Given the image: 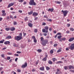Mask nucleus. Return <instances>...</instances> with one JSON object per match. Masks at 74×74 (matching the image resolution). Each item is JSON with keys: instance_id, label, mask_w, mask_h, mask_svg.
Segmentation results:
<instances>
[{"instance_id": "obj_1", "label": "nucleus", "mask_w": 74, "mask_h": 74, "mask_svg": "<svg viewBox=\"0 0 74 74\" xmlns=\"http://www.w3.org/2000/svg\"><path fill=\"white\" fill-rule=\"evenodd\" d=\"M41 44L43 46H45L46 44L48 42V41L47 39L44 40V38L43 37H41Z\"/></svg>"}, {"instance_id": "obj_2", "label": "nucleus", "mask_w": 74, "mask_h": 74, "mask_svg": "<svg viewBox=\"0 0 74 74\" xmlns=\"http://www.w3.org/2000/svg\"><path fill=\"white\" fill-rule=\"evenodd\" d=\"M19 35L20 36H17L15 37V39L16 40L19 41V40H21L22 39V33H20Z\"/></svg>"}, {"instance_id": "obj_3", "label": "nucleus", "mask_w": 74, "mask_h": 74, "mask_svg": "<svg viewBox=\"0 0 74 74\" xmlns=\"http://www.w3.org/2000/svg\"><path fill=\"white\" fill-rule=\"evenodd\" d=\"M45 29H43L42 30V32H43V33H48V30L49 27H48L46 26L45 27Z\"/></svg>"}, {"instance_id": "obj_4", "label": "nucleus", "mask_w": 74, "mask_h": 74, "mask_svg": "<svg viewBox=\"0 0 74 74\" xmlns=\"http://www.w3.org/2000/svg\"><path fill=\"white\" fill-rule=\"evenodd\" d=\"M29 4L30 5H36V3L35 2H34V0H31L29 2Z\"/></svg>"}, {"instance_id": "obj_5", "label": "nucleus", "mask_w": 74, "mask_h": 74, "mask_svg": "<svg viewBox=\"0 0 74 74\" xmlns=\"http://www.w3.org/2000/svg\"><path fill=\"white\" fill-rule=\"evenodd\" d=\"M62 12H63L64 14V16H66V15H67V13L69 12V11H67V10H65L63 11V10H62Z\"/></svg>"}, {"instance_id": "obj_6", "label": "nucleus", "mask_w": 74, "mask_h": 74, "mask_svg": "<svg viewBox=\"0 0 74 74\" xmlns=\"http://www.w3.org/2000/svg\"><path fill=\"white\" fill-rule=\"evenodd\" d=\"M70 49L71 50H73V49H74V43L71 44V46L70 47Z\"/></svg>"}, {"instance_id": "obj_7", "label": "nucleus", "mask_w": 74, "mask_h": 74, "mask_svg": "<svg viewBox=\"0 0 74 74\" xmlns=\"http://www.w3.org/2000/svg\"><path fill=\"white\" fill-rule=\"evenodd\" d=\"M27 62H26L25 63V64L24 65H23L22 66V68H25V67H27Z\"/></svg>"}, {"instance_id": "obj_8", "label": "nucleus", "mask_w": 74, "mask_h": 74, "mask_svg": "<svg viewBox=\"0 0 74 74\" xmlns=\"http://www.w3.org/2000/svg\"><path fill=\"white\" fill-rule=\"evenodd\" d=\"M14 3H11L10 4H9L8 7V8H10V7H11V6L14 5Z\"/></svg>"}, {"instance_id": "obj_9", "label": "nucleus", "mask_w": 74, "mask_h": 74, "mask_svg": "<svg viewBox=\"0 0 74 74\" xmlns=\"http://www.w3.org/2000/svg\"><path fill=\"white\" fill-rule=\"evenodd\" d=\"M47 57H48V56L46 55L45 57L42 59V60L43 61H46L47 60Z\"/></svg>"}, {"instance_id": "obj_10", "label": "nucleus", "mask_w": 74, "mask_h": 74, "mask_svg": "<svg viewBox=\"0 0 74 74\" xmlns=\"http://www.w3.org/2000/svg\"><path fill=\"white\" fill-rule=\"evenodd\" d=\"M10 42L9 41H6L4 42V44L5 45H8L9 44H10Z\"/></svg>"}, {"instance_id": "obj_11", "label": "nucleus", "mask_w": 74, "mask_h": 74, "mask_svg": "<svg viewBox=\"0 0 74 74\" xmlns=\"http://www.w3.org/2000/svg\"><path fill=\"white\" fill-rule=\"evenodd\" d=\"M33 16H37V15H38V13L36 12H34L33 14Z\"/></svg>"}, {"instance_id": "obj_12", "label": "nucleus", "mask_w": 74, "mask_h": 74, "mask_svg": "<svg viewBox=\"0 0 74 74\" xmlns=\"http://www.w3.org/2000/svg\"><path fill=\"white\" fill-rule=\"evenodd\" d=\"M54 9L53 8H49L48 9V11H51V12H53V11Z\"/></svg>"}, {"instance_id": "obj_13", "label": "nucleus", "mask_w": 74, "mask_h": 74, "mask_svg": "<svg viewBox=\"0 0 74 74\" xmlns=\"http://www.w3.org/2000/svg\"><path fill=\"white\" fill-rule=\"evenodd\" d=\"M69 69H74V66L71 65H70L69 66Z\"/></svg>"}, {"instance_id": "obj_14", "label": "nucleus", "mask_w": 74, "mask_h": 74, "mask_svg": "<svg viewBox=\"0 0 74 74\" xmlns=\"http://www.w3.org/2000/svg\"><path fill=\"white\" fill-rule=\"evenodd\" d=\"M74 40V38H71L69 40V42H71V41H73V40Z\"/></svg>"}, {"instance_id": "obj_15", "label": "nucleus", "mask_w": 74, "mask_h": 74, "mask_svg": "<svg viewBox=\"0 0 74 74\" xmlns=\"http://www.w3.org/2000/svg\"><path fill=\"white\" fill-rule=\"evenodd\" d=\"M28 25L30 27H32L33 26V24L30 23H29L28 24Z\"/></svg>"}, {"instance_id": "obj_16", "label": "nucleus", "mask_w": 74, "mask_h": 74, "mask_svg": "<svg viewBox=\"0 0 74 74\" xmlns=\"http://www.w3.org/2000/svg\"><path fill=\"white\" fill-rule=\"evenodd\" d=\"M40 70H42V71H43V70H44V67H40Z\"/></svg>"}, {"instance_id": "obj_17", "label": "nucleus", "mask_w": 74, "mask_h": 74, "mask_svg": "<svg viewBox=\"0 0 74 74\" xmlns=\"http://www.w3.org/2000/svg\"><path fill=\"white\" fill-rule=\"evenodd\" d=\"M56 74H62V72L61 71H57L56 72Z\"/></svg>"}, {"instance_id": "obj_18", "label": "nucleus", "mask_w": 74, "mask_h": 74, "mask_svg": "<svg viewBox=\"0 0 74 74\" xmlns=\"http://www.w3.org/2000/svg\"><path fill=\"white\" fill-rule=\"evenodd\" d=\"M13 46L14 47H18V46L16 45L15 43H13Z\"/></svg>"}, {"instance_id": "obj_19", "label": "nucleus", "mask_w": 74, "mask_h": 74, "mask_svg": "<svg viewBox=\"0 0 74 74\" xmlns=\"http://www.w3.org/2000/svg\"><path fill=\"white\" fill-rule=\"evenodd\" d=\"M8 39H10V38H11V36H8L6 38V39H8Z\"/></svg>"}, {"instance_id": "obj_20", "label": "nucleus", "mask_w": 74, "mask_h": 74, "mask_svg": "<svg viewBox=\"0 0 74 74\" xmlns=\"http://www.w3.org/2000/svg\"><path fill=\"white\" fill-rule=\"evenodd\" d=\"M15 28L11 27L10 28V30H11V31H14L15 30Z\"/></svg>"}, {"instance_id": "obj_21", "label": "nucleus", "mask_w": 74, "mask_h": 74, "mask_svg": "<svg viewBox=\"0 0 74 74\" xmlns=\"http://www.w3.org/2000/svg\"><path fill=\"white\" fill-rule=\"evenodd\" d=\"M10 29V28L9 27L6 28H5V30H6L7 31H9V30Z\"/></svg>"}, {"instance_id": "obj_22", "label": "nucleus", "mask_w": 74, "mask_h": 74, "mask_svg": "<svg viewBox=\"0 0 74 74\" xmlns=\"http://www.w3.org/2000/svg\"><path fill=\"white\" fill-rule=\"evenodd\" d=\"M28 14L29 15H31V14H33V11H31L29 12H28Z\"/></svg>"}, {"instance_id": "obj_23", "label": "nucleus", "mask_w": 74, "mask_h": 74, "mask_svg": "<svg viewBox=\"0 0 74 74\" xmlns=\"http://www.w3.org/2000/svg\"><path fill=\"white\" fill-rule=\"evenodd\" d=\"M56 63H57V64H58L59 63H63V62L62 61H59L56 62Z\"/></svg>"}, {"instance_id": "obj_24", "label": "nucleus", "mask_w": 74, "mask_h": 74, "mask_svg": "<svg viewBox=\"0 0 74 74\" xmlns=\"http://www.w3.org/2000/svg\"><path fill=\"white\" fill-rule=\"evenodd\" d=\"M56 3L57 4H59L61 3V2L59 1H56Z\"/></svg>"}, {"instance_id": "obj_25", "label": "nucleus", "mask_w": 74, "mask_h": 74, "mask_svg": "<svg viewBox=\"0 0 74 74\" xmlns=\"http://www.w3.org/2000/svg\"><path fill=\"white\" fill-rule=\"evenodd\" d=\"M49 63L50 64H52V62L51 60H49Z\"/></svg>"}, {"instance_id": "obj_26", "label": "nucleus", "mask_w": 74, "mask_h": 74, "mask_svg": "<svg viewBox=\"0 0 74 74\" xmlns=\"http://www.w3.org/2000/svg\"><path fill=\"white\" fill-rule=\"evenodd\" d=\"M24 20L25 21H27L28 20V19H27V17H25L24 19Z\"/></svg>"}, {"instance_id": "obj_27", "label": "nucleus", "mask_w": 74, "mask_h": 74, "mask_svg": "<svg viewBox=\"0 0 74 74\" xmlns=\"http://www.w3.org/2000/svg\"><path fill=\"white\" fill-rule=\"evenodd\" d=\"M7 54L8 55H12V53L8 52L7 53Z\"/></svg>"}, {"instance_id": "obj_28", "label": "nucleus", "mask_w": 74, "mask_h": 74, "mask_svg": "<svg viewBox=\"0 0 74 74\" xmlns=\"http://www.w3.org/2000/svg\"><path fill=\"white\" fill-rule=\"evenodd\" d=\"M62 51V50H60V49H58V51H57V52L58 53H59V52H61Z\"/></svg>"}, {"instance_id": "obj_29", "label": "nucleus", "mask_w": 74, "mask_h": 74, "mask_svg": "<svg viewBox=\"0 0 74 74\" xmlns=\"http://www.w3.org/2000/svg\"><path fill=\"white\" fill-rule=\"evenodd\" d=\"M64 68L65 70H67L68 69L67 67L66 66H64Z\"/></svg>"}, {"instance_id": "obj_30", "label": "nucleus", "mask_w": 74, "mask_h": 74, "mask_svg": "<svg viewBox=\"0 0 74 74\" xmlns=\"http://www.w3.org/2000/svg\"><path fill=\"white\" fill-rule=\"evenodd\" d=\"M34 32L35 33H37V29H34Z\"/></svg>"}, {"instance_id": "obj_31", "label": "nucleus", "mask_w": 74, "mask_h": 74, "mask_svg": "<svg viewBox=\"0 0 74 74\" xmlns=\"http://www.w3.org/2000/svg\"><path fill=\"white\" fill-rule=\"evenodd\" d=\"M50 53H53V50H51L50 51Z\"/></svg>"}, {"instance_id": "obj_32", "label": "nucleus", "mask_w": 74, "mask_h": 74, "mask_svg": "<svg viewBox=\"0 0 74 74\" xmlns=\"http://www.w3.org/2000/svg\"><path fill=\"white\" fill-rule=\"evenodd\" d=\"M62 37V36H58V39H59V38H60Z\"/></svg>"}, {"instance_id": "obj_33", "label": "nucleus", "mask_w": 74, "mask_h": 74, "mask_svg": "<svg viewBox=\"0 0 74 74\" xmlns=\"http://www.w3.org/2000/svg\"><path fill=\"white\" fill-rule=\"evenodd\" d=\"M37 51L38 52H41L42 51V50H41V49H38L37 50Z\"/></svg>"}, {"instance_id": "obj_34", "label": "nucleus", "mask_w": 74, "mask_h": 74, "mask_svg": "<svg viewBox=\"0 0 74 74\" xmlns=\"http://www.w3.org/2000/svg\"><path fill=\"white\" fill-rule=\"evenodd\" d=\"M11 58L10 57H8L7 58V60H10V59Z\"/></svg>"}, {"instance_id": "obj_35", "label": "nucleus", "mask_w": 74, "mask_h": 74, "mask_svg": "<svg viewBox=\"0 0 74 74\" xmlns=\"http://www.w3.org/2000/svg\"><path fill=\"white\" fill-rule=\"evenodd\" d=\"M74 29L73 28H70V30H71V31H74Z\"/></svg>"}, {"instance_id": "obj_36", "label": "nucleus", "mask_w": 74, "mask_h": 74, "mask_svg": "<svg viewBox=\"0 0 74 74\" xmlns=\"http://www.w3.org/2000/svg\"><path fill=\"white\" fill-rule=\"evenodd\" d=\"M46 69L47 70H49V69H50V68L48 67H46Z\"/></svg>"}, {"instance_id": "obj_37", "label": "nucleus", "mask_w": 74, "mask_h": 74, "mask_svg": "<svg viewBox=\"0 0 74 74\" xmlns=\"http://www.w3.org/2000/svg\"><path fill=\"white\" fill-rule=\"evenodd\" d=\"M14 25H17V23L16 22H14L13 23Z\"/></svg>"}, {"instance_id": "obj_38", "label": "nucleus", "mask_w": 74, "mask_h": 74, "mask_svg": "<svg viewBox=\"0 0 74 74\" xmlns=\"http://www.w3.org/2000/svg\"><path fill=\"white\" fill-rule=\"evenodd\" d=\"M17 71L18 73H20L21 71V70H20L19 69H17Z\"/></svg>"}, {"instance_id": "obj_39", "label": "nucleus", "mask_w": 74, "mask_h": 74, "mask_svg": "<svg viewBox=\"0 0 74 74\" xmlns=\"http://www.w3.org/2000/svg\"><path fill=\"white\" fill-rule=\"evenodd\" d=\"M62 38V40L63 41H65L66 40V39L65 38Z\"/></svg>"}, {"instance_id": "obj_40", "label": "nucleus", "mask_w": 74, "mask_h": 74, "mask_svg": "<svg viewBox=\"0 0 74 74\" xmlns=\"http://www.w3.org/2000/svg\"><path fill=\"white\" fill-rule=\"evenodd\" d=\"M1 57H2V58H4V54H3L1 55Z\"/></svg>"}, {"instance_id": "obj_41", "label": "nucleus", "mask_w": 74, "mask_h": 74, "mask_svg": "<svg viewBox=\"0 0 74 74\" xmlns=\"http://www.w3.org/2000/svg\"><path fill=\"white\" fill-rule=\"evenodd\" d=\"M5 15H6V13H3L2 14V16H4Z\"/></svg>"}, {"instance_id": "obj_42", "label": "nucleus", "mask_w": 74, "mask_h": 74, "mask_svg": "<svg viewBox=\"0 0 74 74\" xmlns=\"http://www.w3.org/2000/svg\"><path fill=\"white\" fill-rule=\"evenodd\" d=\"M34 42H35V43H36V42H37V40H36V39H34Z\"/></svg>"}, {"instance_id": "obj_43", "label": "nucleus", "mask_w": 74, "mask_h": 74, "mask_svg": "<svg viewBox=\"0 0 74 74\" xmlns=\"http://www.w3.org/2000/svg\"><path fill=\"white\" fill-rule=\"evenodd\" d=\"M24 0H19L18 1L19 2H23V1Z\"/></svg>"}, {"instance_id": "obj_44", "label": "nucleus", "mask_w": 74, "mask_h": 74, "mask_svg": "<svg viewBox=\"0 0 74 74\" xmlns=\"http://www.w3.org/2000/svg\"><path fill=\"white\" fill-rule=\"evenodd\" d=\"M60 41H61V42H62V41H63L62 38H61L60 39Z\"/></svg>"}, {"instance_id": "obj_45", "label": "nucleus", "mask_w": 74, "mask_h": 74, "mask_svg": "<svg viewBox=\"0 0 74 74\" xmlns=\"http://www.w3.org/2000/svg\"><path fill=\"white\" fill-rule=\"evenodd\" d=\"M44 18H48V17L47 16V15H45L44 16Z\"/></svg>"}, {"instance_id": "obj_46", "label": "nucleus", "mask_w": 74, "mask_h": 74, "mask_svg": "<svg viewBox=\"0 0 74 74\" xmlns=\"http://www.w3.org/2000/svg\"><path fill=\"white\" fill-rule=\"evenodd\" d=\"M7 49V47H4L2 49V50H5V49Z\"/></svg>"}, {"instance_id": "obj_47", "label": "nucleus", "mask_w": 74, "mask_h": 74, "mask_svg": "<svg viewBox=\"0 0 74 74\" xmlns=\"http://www.w3.org/2000/svg\"><path fill=\"white\" fill-rule=\"evenodd\" d=\"M42 25H46V23H43L42 24Z\"/></svg>"}, {"instance_id": "obj_48", "label": "nucleus", "mask_w": 74, "mask_h": 74, "mask_svg": "<svg viewBox=\"0 0 74 74\" xmlns=\"http://www.w3.org/2000/svg\"><path fill=\"white\" fill-rule=\"evenodd\" d=\"M14 56H19L18 54H14Z\"/></svg>"}, {"instance_id": "obj_49", "label": "nucleus", "mask_w": 74, "mask_h": 74, "mask_svg": "<svg viewBox=\"0 0 74 74\" xmlns=\"http://www.w3.org/2000/svg\"><path fill=\"white\" fill-rule=\"evenodd\" d=\"M3 41L1 40L0 41V44H3Z\"/></svg>"}, {"instance_id": "obj_50", "label": "nucleus", "mask_w": 74, "mask_h": 74, "mask_svg": "<svg viewBox=\"0 0 74 74\" xmlns=\"http://www.w3.org/2000/svg\"><path fill=\"white\" fill-rule=\"evenodd\" d=\"M52 60L54 62H55V58H53Z\"/></svg>"}, {"instance_id": "obj_51", "label": "nucleus", "mask_w": 74, "mask_h": 74, "mask_svg": "<svg viewBox=\"0 0 74 74\" xmlns=\"http://www.w3.org/2000/svg\"><path fill=\"white\" fill-rule=\"evenodd\" d=\"M2 13H3V14H4V13H5V10H3L2 11Z\"/></svg>"}, {"instance_id": "obj_52", "label": "nucleus", "mask_w": 74, "mask_h": 74, "mask_svg": "<svg viewBox=\"0 0 74 74\" xmlns=\"http://www.w3.org/2000/svg\"><path fill=\"white\" fill-rule=\"evenodd\" d=\"M32 37V38L34 39V40L36 39V38H35V36H33Z\"/></svg>"}, {"instance_id": "obj_53", "label": "nucleus", "mask_w": 74, "mask_h": 74, "mask_svg": "<svg viewBox=\"0 0 74 74\" xmlns=\"http://www.w3.org/2000/svg\"><path fill=\"white\" fill-rule=\"evenodd\" d=\"M18 12H20V13H22V11L19 10Z\"/></svg>"}, {"instance_id": "obj_54", "label": "nucleus", "mask_w": 74, "mask_h": 74, "mask_svg": "<svg viewBox=\"0 0 74 74\" xmlns=\"http://www.w3.org/2000/svg\"><path fill=\"white\" fill-rule=\"evenodd\" d=\"M71 71L72 73H74V70H70L69 71Z\"/></svg>"}, {"instance_id": "obj_55", "label": "nucleus", "mask_w": 74, "mask_h": 74, "mask_svg": "<svg viewBox=\"0 0 74 74\" xmlns=\"http://www.w3.org/2000/svg\"><path fill=\"white\" fill-rule=\"evenodd\" d=\"M66 33H70V31H67L66 32Z\"/></svg>"}, {"instance_id": "obj_56", "label": "nucleus", "mask_w": 74, "mask_h": 74, "mask_svg": "<svg viewBox=\"0 0 74 74\" xmlns=\"http://www.w3.org/2000/svg\"><path fill=\"white\" fill-rule=\"evenodd\" d=\"M2 19H3V18L0 17V21H2Z\"/></svg>"}, {"instance_id": "obj_57", "label": "nucleus", "mask_w": 74, "mask_h": 74, "mask_svg": "<svg viewBox=\"0 0 74 74\" xmlns=\"http://www.w3.org/2000/svg\"><path fill=\"white\" fill-rule=\"evenodd\" d=\"M56 46H57V44H55L54 45V46L55 47H56Z\"/></svg>"}, {"instance_id": "obj_58", "label": "nucleus", "mask_w": 74, "mask_h": 74, "mask_svg": "<svg viewBox=\"0 0 74 74\" xmlns=\"http://www.w3.org/2000/svg\"><path fill=\"white\" fill-rule=\"evenodd\" d=\"M38 19V18L37 17H36L34 19V20H37Z\"/></svg>"}, {"instance_id": "obj_59", "label": "nucleus", "mask_w": 74, "mask_h": 74, "mask_svg": "<svg viewBox=\"0 0 74 74\" xmlns=\"http://www.w3.org/2000/svg\"><path fill=\"white\" fill-rule=\"evenodd\" d=\"M17 60H18V58H16L15 59V62H17Z\"/></svg>"}, {"instance_id": "obj_60", "label": "nucleus", "mask_w": 74, "mask_h": 74, "mask_svg": "<svg viewBox=\"0 0 74 74\" xmlns=\"http://www.w3.org/2000/svg\"><path fill=\"white\" fill-rule=\"evenodd\" d=\"M36 71V70H35V69H33L32 70V71L33 72H34V71Z\"/></svg>"}, {"instance_id": "obj_61", "label": "nucleus", "mask_w": 74, "mask_h": 74, "mask_svg": "<svg viewBox=\"0 0 74 74\" xmlns=\"http://www.w3.org/2000/svg\"><path fill=\"white\" fill-rule=\"evenodd\" d=\"M44 36H47V34L46 33L44 34Z\"/></svg>"}, {"instance_id": "obj_62", "label": "nucleus", "mask_w": 74, "mask_h": 74, "mask_svg": "<svg viewBox=\"0 0 74 74\" xmlns=\"http://www.w3.org/2000/svg\"><path fill=\"white\" fill-rule=\"evenodd\" d=\"M67 25H68V27H69L70 26V24H67Z\"/></svg>"}, {"instance_id": "obj_63", "label": "nucleus", "mask_w": 74, "mask_h": 74, "mask_svg": "<svg viewBox=\"0 0 74 74\" xmlns=\"http://www.w3.org/2000/svg\"><path fill=\"white\" fill-rule=\"evenodd\" d=\"M17 53H21V52H20V51H17Z\"/></svg>"}, {"instance_id": "obj_64", "label": "nucleus", "mask_w": 74, "mask_h": 74, "mask_svg": "<svg viewBox=\"0 0 74 74\" xmlns=\"http://www.w3.org/2000/svg\"><path fill=\"white\" fill-rule=\"evenodd\" d=\"M57 71H60V70H59V69H57Z\"/></svg>"}]
</instances>
